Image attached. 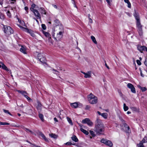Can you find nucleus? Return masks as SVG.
I'll return each mask as SVG.
<instances>
[{"mask_svg": "<svg viewBox=\"0 0 147 147\" xmlns=\"http://www.w3.org/2000/svg\"><path fill=\"white\" fill-rule=\"evenodd\" d=\"M104 130V127L102 121L97 118L95 121V126L94 129L96 134L98 135L103 134Z\"/></svg>", "mask_w": 147, "mask_h": 147, "instance_id": "obj_1", "label": "nucleus"}, {"mask_svg": "<svg viewBox=\"0 0 147 147\" xmlns=\"http://www.w3.org/2000/svg\"><path fill=\"white\" fill-rule=\"evenodd\" d=\"M88 99L89 102L92 104H96L98 102L97 97L92 93L88 95Z\"/></svg>", "mask_w": 147, "mask_h": 147, "instance_id": "obj_2", "label": "nucleus"}, {"mask_svg": "<svg viewBox=\"0 0 147 147\" xmlns=\"http://www.w3.org/2000/svg\"><path fill=\"white\" fill-rule=\"evenodd\" d=\"M3 29L4 32L7 36H9L13 33V31L10 26H4Z\"/></svg>", "mask_w": 147, "mask_h": 147, "instance_id": "obj_3", "label": "nucleus"}, {"mask_svg": "<svg viewBox=\"0 0 147 147\" xmlns=\"http://www.w3.org/2000/svg\"><path fill=\"white\" fill-rule=\"evenodd\" d=\"M137 27L138 28V31L140 36H142L143 34L142 26L140 23V21L137 22Z\"/></svg>", "mask_w": 147, "mask_h": 147, "instance_id": "obj_4", "label": "nucleus"}, {"mask_svg": "<svg viewBox=\"0 0 147 147\" xmlns=\"http://www.w3.org/2000/svg\"><path fill=\"white\" fill-rule=\"evenodd\" d=\"M100 142L102 143H103L106 145L110 147H112L113 146V144L112 142L111 141L108 140L106 139L103 138L101 140Z\"/></svg>", "mask_w": 147, "mask_h": 147, "instance_id": "obj_5", "label": "nucleus"}, {"mask_svg": "<svg viewBox=\"0 0 147 147\" xmlns=\"http://www.w3.org/2000/svg\"><path fill=\"white\" fill-rule=\"evenodd\" d=\"M146 142H147V137L145 136L140 143L137 144V146L138 147H144L143 145V143Z\"/></svg>", "mask_w": 147, "mask_h": 147, "instance_id": "obj_6", "label": "nucleus"}, {"mask_svg": "<svg viewBox=\"0 0 147 147\" xmlns=\"http://www.w3.org/2000/svg\"><path fill=\"white\" fill-rule=\"evenodd\" d=\"M70 105L71 107L74 108H76L78 106L82 107V104L79 102H75L71 103Z\"/></svg>", "mask_w": 147, "mask_h": 147, "instance_id": "obj_7", "label": "nucleus"}, {"mask_svg": "<svg viewBox=\"0 0 147 147\" xmlns=\"http://www.w3.org/2000/svg\"><path fill=\"white\" fill-rule=\"evenodd\" d=\"M32 11L33 12L34 15L36 17L37 19H41L40 15L38 11L37 10L35 9L34 10H33Z\"/></svg>", "mask_w": 147, "mask_h": 147, "instance_id": "obj_8", "label": "nucleus"}, {"mask_svg": "<svg viewBox=\"0 0 147 147\" xmlns=\"http://www.w3.org/2000/svg\"><path fill=\"white\" fill-rule=\"evenodd\" d=\"M81 73L84 75V77L85 78H90L91 77V71H89L87 73H85L83 71H81Z\"/></svg>", "mask_w": 147, "mask_h": 147, "instance_id": "obj_9", "label": "nucleus"}, {"mask_svg": "<svg viewBox=\"0 0 147 147\" xmlns=\"http://www.w3.org/2000/svg\"><path fill=\"white\" fill-rule=\"evenodd\" d=\"M137 48L138 50L140 51H144L147 52V47L145 46H138Z\"/></svg>", "mask_w": 147, "mask_h": 147, "instance_id": "obj_10", "label": "nucleus"}, {"mask_svg": "<svg viewBox=\"0 0 147 147\" xmlns=\"http://www.w3.org/2000/svg\"><path fill=\"white\" fill-rule=\"evenodd\" d=\"M41 55V54L39 53L38 55V59H39L40 61L42 63H45L46 59L45 57H43L42 58H40L39 57Z\"/></svg>", "mask_w": 147, "mask_h": 147, "instance_id": "obj_11", "label": "nucleus"}, {"mask_svg": "<svg viewBox=\"0 0 147 147\" xmlns=\"http://www.w3.org/2000/svg\"><path fill=\"white\" fill-rule=\"evenodd\" d=\"M21 28H22L26 29V31L28 33H29L33 37H34V36H35L34 34L33 33V31H32L31 30H29L27 28H24L22 27Z\"/></svg>", "mask_w": 147, "mask_h": 147, "instance_id": "obj_12", "label": "nucleus"}, {"mask_svg": "<svg viewBox=\"0 0 147 147\" xmlns=\"http://www.w3.org/2000/svg\"><path fill=\"white\" fill-rule=\"evenodd\" d=\"M36 108L38 111V113H40L42 110V105L39 102H38Z\"/></svg>", "mask_w": 147, "mask_h": 147, "instance_id": "obj_13", "label": "nucleus"}, {"mask_svg": "<svg viewBox=\"0 0 147 147\" xmlns=\"http://www.w3.org/2000/svg\"><path fill=\"white\" fill-rule=\"evenodd\" d=\"M21 94L24 96L28 100H31V98L27 95L28 94L25 91H23Z\"/></svg>", "mask_w": 147, "mask_h": 147, "instance_id": "obj_14", "label": "nucleus"}, {"mask_svg": "<svg viewBox=\"0 0 147 147\" xmlns=\"http://www.w3.org/2000/svg\"><path fill=\"white\" fill-rule=\"evenodd\" d=\"M62 34L63 32H59V33L57 34L56 38L54 37V38L56 40H57V38L58 40L60 39L62 37Z\"/></svg>", "mask_w": 147, "mask_h": 147, "instance_id": "obj_15", "label": "nucleus"}, {"mask_svg": "<svg viewBox=\"0 0 147 147\" xmlns=\"http://www.w3.org/2000/svg\"><path fill=\"white\" fill-rule=\"evenodd\" d=\"M21 48L20 49V51L24 54H26V47L22 45L21 46Z\"/></svg>", "mask_w": 147, "mask_h": 147, "instance_id": "obj_16", "label": "nucleus"}, {"mask_svg": "<svg viewBox=\"0 0 147 147\" xmlns=\"http://www.w3.org/2000/svg\"><path fill=\"white\" fill-rule=\"evenodd\" d=\"M124 126L125 128V131L127 133H129V127L128 126L127 124L125 123L124 125Z\"/></svg>", "mask_w": 147, "mask_h": 147, "instance_id": "obj_17", "label": "nucleus"}, {"mask_svg": "<svg viewBox=\"0 0 147 147\" xmlns=\"http://www.w3.org/2000/svg\"><path fill=\"white\" fill-rule=\"evenodd\" d=\"M38 117L42 122L44 121L45 120L44 119V116L42 114L39 113Z\"/></svg>", "mask_w": 147, "mask_h": 147, "instance_id": "obj_18", "label": "nucleus"}, {"mask_svg": "<svg viewBox=\"0 0 147 147\" xmlns=\"http://www.w3.org/2000/svg\"><path fill=\"white\" fill-rule=\"evenodd\" d=\"M80 130L81 131L86 135H88V131L82 128H80Z\"/></svg>", "mask_w": 147, "mask_h": 147, "instance_id": "obj_19", "label": "nucleus"}, {"mask_svg": "<svg viewBox=\"0 0 147 147\" xmlns=\"http://www.w3.org/2000/svg\"><path fill=\"white\" fill-rule=\"evenodd\" d=\"M72 139L76 142H77L78 140L76 136H74L71 137Z\"/></svg>", "mask_w": 147, "mask_h": 147, "instance_id": "obj_20", "label": "nucleus"}, {"mask_svg": "<svg viewBox=\"0 0 147 147\" xmlns=\"http://www.w3.org/2000/svg\"><path fill=\"white\" fill-rule=\"evenodd\" d=\"M43 34L46 37H48V38H51V35L49 33L44 32Z\"/></svg>", "mask_w": 147, "mask_h": 147, "instance_id": "obj_21", "label": "nucleus"}, {"mask_svg": "<svg viewBox=\"0 0 147 147\" xmlns=\"http://www.w3.org/2000/svg\"><path fill=\"white\" fill-rule=\"evenodd\" d=\"M134 16L136 18V20H137V22L140 21L138 15L136 12H135V13L134 14Z\"/></svg>", "mask_w": 147, "mask_h": 147, "instance_id": "obj_22", "label": "nucleus"}, {"mask_svg": "<svg viewBox=\"0 0 147 147\" xmlns=\"http://www.w3.org/2000/svg\"><path fill=\"white\" fill-rule=\"evenodd\" d=\"M102 117L105 119H107L108 117V114L106 113H102L101 115Z\"/></svg>", "mask_w": 147, "mask_h": 147, "instance_id": "obj_23", "label": "nucleus"}, {"mask_svg": "<svg viewBox=\"0 0 147 147\" xmlns=\"http://www.w3.org/2000/svg\"><path fill=\"white\" fill-rule=\"evenodd\" d=\"M124 2L127 4V6L129 8H131V4L129 1V0H124Z\"/></svg>", "mask_w": 147, "mask_h": 147, "instance_id": "obj_24", "label": "nucleus"}, {"mask_svg": "<svg viewBox=\"0 0 147 147\" xmlns=\"http://www.w3.org/2000/svg\"><path fill=\"white\" fill-rule=\"evenodd\" d=\"M91 39L92 40V41L95 44H97V42L96 40V39L95 37L93 36H91Z\"/></svg>", "mask_w": 147, "mask_h": 147, "instance_id": "obj_25", "label": "nucleus"}, {"mask_svg": "<svg viewBox=\"0 0 147 147\" xmlns=\"http://www.w3.org/2000/svg\"><path fill=\"white\" fill-rule=\"evenodd\" d=\"M89 119L88 118H86L82 120V123H87L88 122Z\"/></svg>", "mask_w": 147, "mask_h": 147, "instance_id": "obj_26", "label": "nucleus"}, {"mask_svg": "<svg viewBox=\"0 0 147 147\" xmlns=\"http://www.w3.org/2000/svg\"><path fill=\"white\" fill-rule=\"evenodd\" d=\"M66 118L69 123H70L71 125H72L73 124L71 119L69 117H67Z\"/></svg>", "mask_w": 147, "mask_h": 147, "instance_id": "obj_27", "label": "nucleus"}, {"mask_svg": "<svg viewBox=\"0 0 147 147\" xmlns=\"http://www.w3.org/2000/svg\"><path fill=\"white\" fill-rule=\"evenodd\" d=\"M2 68L5 70H6V71H9V69H8V68H7V67L4 65H3L2 66Z\"/></svg>", "mask_w": 147, "mask_h": 147, "instance_id": "obj_28", "label": "nucleus"}, {"mask_svg": "<svg viewBox=\"0 0 147 147\" xmlns=\"http://www.w3.org/2000/svg\"><path fill=\"white\" fill-rule=\"evenodd\" d=\"M123 109L124 111H126L129 109L128 107L127 106H126L125 104V103H124L123 104Z\"/></svg>", "mask_w": 147, "mask_h": 147, "instance_id": "obj_29", "label": "nucleus"}, {"mask_svg": "<svg viewBox=\"0 0 147 147\" xmlns=\"http://www.w3.org/2000/svg\"><path fill=\"white\" fill-rule=\"evenodd\" d=\"M49 136L51 138H57V136L56 135H55L54 134H50Z\"/></svg>", "mask_w": 147, "mask_h": 147, "instance_id": "obj_30", "label": "nucleus"}, {"mask_svg": "<svg viewBox=\"0 0 147 147\" xmlns=\"http://www.w3.org/2000/svg\"><path fill=\"white\" fill-rule=\"evenodd\" d=\"M36 5L34 4H32L31 5V7L30 8V9L32 11H33V10H35L34 9V8L35 7Z\"/></svg>", "mask_w": 147, "mask_h": 147, "instance_id": "obj_31", "label": "nucleus"}, {"mask_svg": "<svg viewBox=\"0 0 147 147\" xmlns=\"http://www.w3.org/2000/svg\"><path fill=\"white\" fill-rule=\"evenodd\" d=\"M87 124L90 126H92L93 125V123L89 119Z\"/></svg>", "mask_w": 147, "mask_h": 147, "instance_id": "obj_32", "label": "nucleus"}, {"mask_svg": "<svg viewBox=\"0 0 147 147\" xmlns=\"http://www.w3.org/2000/svg\"><path fill=\"white\" fill-rule=\"evenodd\" d=\"M40 9L41 10V11H40L41 13L43 14H46V12L45 10L44 9V8H40Z\"/></svg>", "mask_w": 147, "mask_h": 147, "instance_id": "obj_33", "label": "nucleus"}, {"mask_svg": "<svg viewBox=\"0 0 147 147\" xmlns=\"http://www.w3.org/2000/svg\"><path fill=\"white\" fill-rule=\"evenodd\" d=\"M24 130L25 131H26V132H30L31 133V134H34V132L32 131H31L29 129L27 128H25L24 129Z\"/></svg>", "mask_w": 147, "mask_h": 147, "instance_id": "obj_34", "label": "nucleus"}, {"mask_svg": "<svg viewBox=\"0 0 147 147\" xmlns=\"http://www.w3.org/2000/svg\"><path fill=\"white\" fill-rule=\"evenodd\" d=\"M130 89H131V92L133 93H135L136 92L134 86H133V87L131 88Z\"/></svg>", "mask_w": 147, "mask_h": 147, "instance_id": "obj_35", "label": "nucleus"}, {"mask_svg": "<svg viewBox=\"0 0 147 147\" xmlns=\"http://www.w3.org/2000/svg\"><path fill=\"white\" fill-rule=\"evenodd\" d=\"M9 124L8 123L6 122H2L0 121V125H9Z\"/></svg>", "mask_w": 147, "mask_h": 147, "instance_id": "obj_36", "label": "nucleus"}, {"mask_svg": "<svg viewBox=\"0 0 147 147\" xmlns=\"http://www.w3.org/2000/svg\"><path fill=\"white\" fill-rule=\"evenodd\" d=\"M134 86L131 83H128L127 84V87L129 89H131V88L133 87Z\"/></svg>", "mask_w": 147, "mask_h": 147, "instance_id": "obj_37", "label": "nucleus"}, {"mask_svg": "<svg viewBox=\"0 0 147 147\" xmlns=\"http://www.w3.org/2000/svg\"><path fill=\"white\" fill-rule=\"evenodd\" d=\"M90 133L93 137H94L95 136V135L94 134V132L90 130Z\"/></svg>", "mask_w": 147, "mask_h": 147, "instance_id": "obj_38", "label": "nucleus"}, {"mask_svg": "<svg viewBox=\"0 0 147 147\" xmlns=\"http://www.w3.org/2000/svg\"><path fill=\"white\" fill-rule=\"evenodd\" d=\"M3 111L4 112L6 113H7L9 115H12L8 111L5 110V109H3Z\"/></svg>", "mask_w": 147, "mask_h": 147, "instance_id": "obj_39", "label": "nucleus"}, {"mask_svg": "<svg viewBox=\"0 0 147 147\" xmlns=\"http://www.w3.org/2000/svg\"><path fill=\"white\" fill-rule=\"evenodd\" d=\"M130 109L133 111H136L137 110V109L136 107H130Z\"/></svg>", "mask_w": 147, "mask_h": 147, "instance_id": "obj_40", "label": "nucleus"}, {"mask_svg": "<svg viewBox=\"0 0 147 147\" xmlns=\"http://www.w3.org/2000/svg\"><path fill=\"white\" fill-rule=\"evenodd\" d=\"M0 18L1 19H3L4 18V14L0 12Z\"/></svg>", "mask_w": 147, "mask_h": 147, "instance_id": "obj_41", "label": "nucleus"}, {"mask_svg": "<svg viewBox=\"0 0 147 147\" xmlns=\"http://www.w3.org/2000/svg\"><path fill=\"white\" fill-rule=\"evenodd\" d=\"M7 16L11 18V13L9 11H7Z\"/></svg>", "mask_w": 147, "mask_h": 147, "instance_id": "obj_42", "label": "nucleus"}, {"mask_svg": "<svg viewBox=\"0 0 147 147\" xmlns=\"http://www.w3.org/2000/svg\"><path fill=\"white\" fill-rule=\"evenodd\" d=\"M42 28L44 30H45L46 28V27L45 24H42L41 25Z\"/></svg>", "mask_w": 147, "mask_h": 147, "instance_id": "obj_43", "label": "nucleus"}, {"mask_svg": "<svg viewBox=\"0 0 147 147\" xmlns=\"http://www.w3.org/2000/svg\"><path fill=\"white\" fill-rule=\"evenodd\" d=\"M136 62L137 64L139 65H140L141 64V62H140V61L139 60H137Z\"/></svg>", "mask_w": 147, "mask_h": 147, "instance_id": "obj_44", "label": "nucleus"}, {"mask_svg": "<svg viewBox=\"0 0 147 147\" xmlns=\"http://www.w3.org/2000/svg\"><path fill=\"white\" fill-rule=\"evenodd\" d=\"M53 71H54L55 72H53V73L57 75H58V74L59 73V72L58 71L56 70L55 69H53Z\"/></svg>", "mask_w": 147, "mask_h": 147, "instance_id": "obj_45", "label": "nucleus"}, {"mask_svg": "<svg viewBox=\"0 0 147 147\" xmlns=\"http://www.w3.org/2000/svg\"><path fill=\"white\" fill-rule=\"evenodd\" d=\"M109 5H110L111 3L112 2V0H105Z\"/></svg>", "mask_w": 147, "mask_h": 147, "instance_id": "obj_46", "label": "nucleus"}, {"mask_svg": "<svg viewBox=\"0 0 147 147\" xmlns=\"http://www.w3.org/2000/svg\"><path fill=\"white\" fill-rule=\"evenodd\" d=\"M65 144L69 145H74V144H72V143L69 142H68L66 143Z\"/></svg>", "mask_w": 147, "mask_h": 147, "instance_id": "obj_47", "label": "nucleus"}, {"mask_svg": "<svg viewBox=\"0 0 147 147\" xmlns=\"http://www.w3.org/2000/svg\"><path fill=\"white\" fill-rule=\"evenodd\" d=\"M90 106L87 105L85 109L89 110L90 109Z\"/></svg>", "mask_w": 147, "mask_h": 147, "instance_id": "obj_48", "label": "nucleus"}, {"mask_svg": "<svg viewBox=\"0 0 147 147\" xmlns=\"http://www.w3.org/2000/svg\"><path fill=\"white\" fill-rule=\"evenodd\" d=\"M24 9L26 11V13H28V7H24Z\"/></svg>", "mask_w": 147, "mask_h": 147, "instance_id": "obj_49", "label": "nucleus"}, {"mask_svg": "<svg viewBox=\"0 0 147 147\" xmlns=\"http://www.w3.org/2000/svg\"><path fill=\"white\" fill-rule=\"evenodd\" d=\"M142 91H145L146 90V88L145 87H142L141 89Z\"/></svg>", "mask_w": 147, "mask_h": 147, "instance_id": "obj_50", "label": "nucleus"}, {"mask_svg": "<svg viewBox=\"0 0 147 147\" xmlns=\"http://www.w3.org/2000/svg\"><path fill=\"white\" fill-rule=\"evenodd\" d=\"M145 65L147 66V58L145 60L144 62Z\"/></svg>", "mask_w": 147, "mask_h": 147, "instance_id": "obj_51", "label": "nucleus"}, {"mask_svg": "<svg viewBox=\"0 0 147 147\" xmlns=\"http://www.w3.org/2000/svg\"><path fill=\"white\" fill-rule=\"evenodd\" d=\"M52 5L53 7L54 8H55V9H57V6L55 5L52 4Z\"/></svg>", "mask_w": 147, "mask_h": 147, "instance_id": "obj_52", "label": "nucleus"}, {"mask_svg": "<svg viewBox=\"0 0 147 147\" xmlns=\"http://www.w3.org/2000/svg\"><path fill=\"white\" fill-rule=\"evenodd\" d=\"M118 92L119 94L121 96H122L123 95V94H122V93H121V91L120 90H119V91H118Z\"/></svg>", "mask_w": 147, "mask_h": 147, "instance_id": "obj_53", "label": "nucleus"}, {"mask_svg": "<svg viewBox=\"0 0 147 147\" xmlns=\"http://www.w3.org/2000/svg\"><path fill=\"white\" fill-rule=\"evenodd\" d=\"M41 136L43 138V139L44 138H45V135L42 134H41Z\"/></svg>", "mask_w": 147, "mask_h": 147, "instance_id": "obj_54", "label": "nucleus"}, {"mask_svg": "<svg viewBox=\"0 0 147 147\" xmlns=\"http://www.w3.org/2000/svg\"><path fill=\"white\" fill-rule=\"evenodd\" d=\"M54 121L56 122H57L58 121V120H57V119L56 117L54 118Z\"/></svg>", "mask_w": 147, "mask_h": 147, "instance_id": "obj_55", "label": "nucleus"}, {"mask_svg": "<svg viewBox=\"0 0 147 147\" xmlns=\"http://www.w3.org/2000/svg\"><path fill=\"white\" fill-rule=\"evenodd\" d=\"M105 66L108 69H109V67L107 65V64L105 62Z\"/></svg>", "mask_w": 147, "mask_h": 147, "instance_id": "obj_56", "label": "nucleus"}, {"mask_svg": "<svg viewBox=\"0 0 147 147\" xmlns=\"http://www.w3.org/2000/svg\"><path fill=\"white\" fill-rule=\"evenodd\" d=\"M47 142H48L49 140H48L47 138L45 137V138H43Z\"/></svg>", "mask_w": 147, "mask_h": 147, "instance_id": "obj_57", "label": "nucleus"}, {"mask_svg": "<svg viewBox=\"0 0 147 147\" xmlns=\"http://www.w3.org/2000/svg\"><path fill=\"white\" fill-rule=\"evenodd\" d=\"M89 22L90 23H92V19L91 18H89Z\"/></svg>", "mask_w": 147, "mask_h": 147, "instance_id": "obj_58", "label": "nucleus"}, {"mask_svg": "<svg viewBox=\"0 0 147 147\" xmlns=\"http://www.w3.org/2000/svg\"><path fill=\"white\" fill-rule=\"evenodd\" d=\"M55 22H56V23H59V20H55Z\"/></svg>", "mask_w": 147, "mask_h": 147, "instance_id": "obj_59", "label": "nucleus"}, {"mask_svg": "<svg viewBox=\"0 0 147 147\" xmlns=\"http://www.w3.org/2000/svg\"><path fill=\"white\" fill-rule=\"evenodd\" d=\"M97 113L98 114H99V115H101L102 114V113H101L99 111H97Z\"/></svg>", "mask_w": 147, "mask_h": 147, "instance_id": "obj_60", "label": "nucleus"}, {"mask_svg": "<svg viewBox=\"0 0 147 147\" xmlns=\"http://www.w3.org/2000/svg\"><path fill=\"white\" fill-rule=\"evenodd\" d=\"M138 87L140 88L141 89H142V87L140 85H138V86H137Z\"/></svg>", "mask_w": 147, "mask_h": 147, "instance_id": "obj_61", "label": "nucleus"}, {"mask_svg": "<svg viewBox=\"0 0 147 147\" xmlns=\"http://www.w3.org/2000/svg\"><path fill=\"white\" fill-rule=\"evenodd\" d=\"M23 91H20V90H18V92L19 93H20L21 94H22V92Z\"/></svg>", "mask_w": 147, "mask_h": 147, "instance_id": "obj_62", "label": "nucleus"}, {"mask_svg": "<svg viewBox=\"0 0 147 147\" xmlns=\"http://www.w3.org/2000/svg\"><path fill=\"white\" fill-rule=\"evenodd\" d=\"M0 63L2 65V66L3 65H4V64L2 62L0 61Z\"/></svg>", "mask_w": 147, "mask_h": 147, "instance_id": "obj_63", "label": "nucleus"}, {"mask_svg": "<svg viewBox=\"0 0 147 147\" xmlns=\"http://www.w3.org/2000/svg\"><path fill=\"white\" fill-rule=\"evenodd\" d=\"M3 3V2H2V1H0V4L1 5H2Z\"/></svg>", "mask_w": 147, "mask_h": 147, "instance_id": "obj_64", "label": "nucleus"}]
</instances>
